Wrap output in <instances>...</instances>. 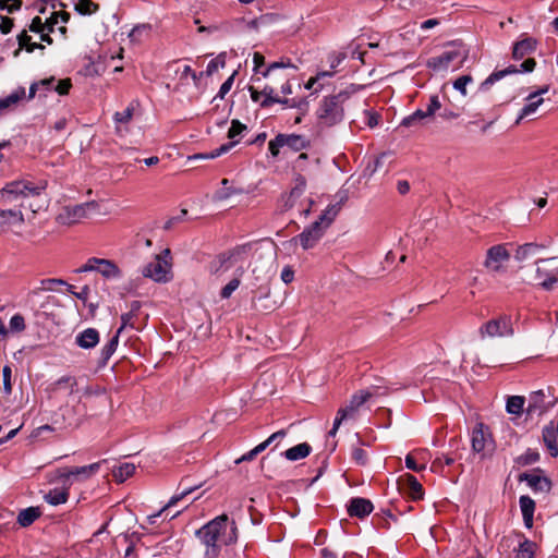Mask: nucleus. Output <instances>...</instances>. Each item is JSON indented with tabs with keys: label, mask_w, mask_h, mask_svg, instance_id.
<instances>
[{
	"label": "nucleus",
	"mask_w": 558,
	"mask_h": 558,
	"mask_svg": "<svg viewBox=\"0 0 558 558\" xmlns=\"http://www.w3.org/2000/svg\"><path fill=\"white\" fill-rule=\"evenodd\" d=\"M100 469V463L95 462L89 465L64 469L60 473V478L64 485H72L73 482H82L95 475Z\"/></svg>",
	"instance_id": "ddd939ff"
},
{
	"label": "nucleus",
	"mask_w": 558,
	"mask_h": 558,
	"mask_svg": "<svg viewBox=\"0 0 558 558\" xmlns=\"http://www.w3.org/2000/svg\"><path fill=\"white\" fill-rule=\"evenodd\" d=\"M29 31L38 34L46 31L49 32L48 20L43 23L39 16L34 17L29 25Z\"/></svg>",
	"instance_id": "5fc2aeb1"
},
{
	"label": "nucleus",
	"mask_w": 558,
	"mask_h": 558,
	"mask_svg": "<svg viewBox=\"0 0 558 558\" xmlns=\"http://www.w3.org/2000/svg\"><path fill=\"white\" fill-rule=\"evenodd\" d=\"M440 107H441V104L439 101L438 96L437 95L430 96L429 104L427 105V108H426V114H428L429 117H433L435 114V112L440 109Z\"/></svg>",
	"instance_id": "680f3d73"
},
{
	"label": "nucleus",
	"mask_w": 558,
	"mask_h": 558,
	"mask_svg": "<svg viewBox=\"0 0 558 558\" xmlns=\"http://www.w3.org/2000/svg\"><path fill=\"white\" fill-rule=\"evenodd\" d=\"M310 146V141L299 134H278L268 144V149L274 157L279 155L280 148L288 147L293 151H300Z\"/></svg>",
	"instance_id": "9b49d317"
},
{
	"label": "nucleus",
	"mask_w": 558,
	"mask_h": 558,
	"mask_svg": "<svg viewBox=\"0 0 558 558\" xmlns=\"http://www.w3.org/2000/svg\"><path fill=\"white\" fill-rule=\"evenodd\" d=\"M350 95V92L341 90L336 95L325 96L320 99L315 110L317 129H331L344 120L345 102Z\"/></svg>",
	"instance_id": "7ed1b4c3"
},
{
	"label": "nucleus",
	"mask_w": 558,
	"mask_h": 558,
	"mask_svg": "<svg viewBox=\"0 0 558 558\" xmlns=\"http://www.w3.org/2000/svg\"><path fill=\"white\" fill-rule=\"evenodd\" d=\"M75 10L80 14H92L98 10V5L90 0H78L75 3Z\"/></svg>",
	"instance_id": "a18cd8bd"
},
{
	"label": "nucleus",
	"mask_w": 558,
	"mask_h": 558,
	"mask_svg": "<svg viewBox=\"0 0 558 558\" xmlns=\"http://www.w3.org/2000/svg\"><path fill=\"white\" fill-rule=\"evenodd\" d=\"M265 450V446H262L260 444L257 445L255 448L250 450L248 452L241 456L239 459L235 460V463L239 464L244 461H251L256 458L257 454L263 452Z\"/></svg>",
	"instance_id": "864d4df0"
},
{
	"label": "nucleus",
	"mask_w": 558,
	"mask_h": 558,
	"mask_svg": "<svg viewBox=\"0 0 558 558\" xmlns=\"http://www.w3.org/2000/svg\"><path fill=\"white\" fill-rule=\"evenodd\" d=\"M404 463L409 470H412L414 472L424 471L426 469V464H427V462H425V461L418 462L417 459H415V457L411 453L405 456Z\"/></svg>",
	"instance_id": "49530a36"
},
{
	"label": "nucleus",
	"mask_w": 558,
	"mask_h": 558,
	"mask_svg": "<svg viewBox=\"0 0 558 558\" xmlns=\"http://www.w3.org/2000/svg\"><path fill=\"white\" fill-rule=\"evenodd\" d=\"M76 272L97 271L107 280H120L123 277L122 270L110 259L92 257L75 270Z\"/></svg>",
	"instance_id": "1a4fd4ad"
},
{
	"label": "nucleus",
	"mask_w": 558,
	"mask_h": 558,
	"mask_svg": "<svg viewBox=\"0 0 558 558\" xmlns=\"http://www.w3.org/2000/svg\"><path fill=\"white\" fill-rule=\"evenodd\" d=\"M68 498L69 493L66 488H54L45 495V500L52 506L65 504L68 501Z\"/></svg>",
	"instance_id": "f704fd0d"
},
{
	"label": "nucleus",
	"mask_w": 558,
	"mask_h": 558,
	"mask_svg": "<svg viewBox=\"0 0 558 558\" xmlns=\"http://www.w3.org/2000/svg\"><path fill=\"white\" fill-rule=\"evenodd\" d=\"M352 459L360 465H364L367 462V452L362 448L352 449Z\"/></svg>",
	"instance_id": "bf43d9fd"
},
{
	"label": "nucleus",
	"mask_w": 558,
	"mask_h": 558,
	"mask_svg": "<svg viewBox=\"0 0 558 558\" xmlns=\"http://www.w3.org/2000/svg\"><path fill=\"white\" fill-rule=\"evenodd\" d=\"M473 81L470 75H462L453 83V87L459 90L463 96H466V85Z\"/></svg>",
	"instance_id": "603ef678"
},
{
	"label": "nucleus",
	"mask_w": 558,
	"mask_h": 558,
	"mask_svg": "<svg viewBox=\"0 0 558 558\" xmlns=\"http://www.w3.org/2000/svg\"><path fill=\"white\" fill-rule=\"evenodd\" d=\"M542 250V245H538L536 243H525L523 245L518 246L514 254V259L518 262L527 260L536 256Z\"/></svg>",
	"instance_id": "c756f323"
},
{
	"label": "nucleus",
	"mask_w": 558,
	"mask_h": 558,
	"mask_svg": "<svg viewBox=\"0 0 558 558\" xmlns=\"http://www.w3.org/2000/svg\"><path fill=\"white\" fill-rule=\"evenodd\" d=\"M374 507L371 500L356 497L350 500L348 512L352 517L364 518L373 511Z\"/></svg>",
	"instance_id": "b1692460"
},
{
	"label": "nucleus",
	"mask_w": 558,
	"mask_h": 558,
	"mask_svg": "<svg viewBox=\"0 0 558 558\" xmlns=\"http://www.w3.org/2000/svg\"><path fill=\"white\" fill-rule=\"evenodd\" d=\"M282 68H293V65L290 62H272L264 70V72H262V75L264 77H267L271 74L274 70Z\"/></svg>",
	"instance_id": "e2e57ef3"
},
{
	"label": "nucleus",
	"mask_w": 558,
	"mask_h": 558,
	"mask_svg": "<svg viewBox=\"0 0 558 558\" xmlns=\"http://www.w3.org/2000/svg\"><path fill=\"white\" fill-rule=\"evenodd\" d=\"M480 335L482 338L512 337L514 329L511 316L500 315L497 318L488 320L481 326Z\"/></svg>",
	"instance_id": "9d476101"
},
{
	"label": "nucleus",
	"mask_w": 558,
	"mask_h": 558,
	"mask_svg": "<svg viewBox=\"0 0 558 558\" xmlns=\"http://www.w3.org/2000/svg\"><path fill=\"white\" fill-rule=\"evenodd\" d=\"M97 207L95 202L68 205L61 209L57 219L62 225L77 223L86 218L89 211L97 209Z\"/></svg>",
	"instance_id": "f8f14e48"
},
{
	"label": "nucleus",
	"mask_w": 558,
	"mask_h": 558,
	"mask_svg": "<svg viewBox=\"0 0 558 558\" xmlns=\"http://www.w3.org/2000/svg\"><path fill=\"white\" fill-rule=\"evenodd\" d=\"M143 275L156 282H167L171 279V252L163 250L160 254L147 264L143 269Z\"/></svg>",
	"instance_id": "6e6552de"
},
{
	"label": "nucleus",
	"mask_w": 558,
	"mask_h": 558,
	"mask_svg": "<svg viewBox=\"0 0 558 558\" xmlns=\"http://www.w3.org/2000/svg\"><path fill=\"white\" fill-rule=\"evenodd\" d=\"M244 130H246V126L244 124H242L238 120H233L231 122V126H230V129L228 131V137L233 140L236 136H239Z\"/></svg>",
	"instance_id": "6e6d98bb"
},
{
	"label": "nucleus",
	"mask_w": 558,
	"mask_h": 558,
	"mask_svg": "<svg viewBox=\"0 0 558 558\" xmlns=\"http://www.w3.org/2000/svg\"><path fill=\"white\" fill-rule=\"evenodd\" d=\"M135 470L133 463H122L113 470V477L118 482H124L134 474Z\"/></svg>",
	"instance_id": "e433bc0d"
},
{
	"label": "nucleus",
	"mask_w": 558,
	"mask_h": 558,
	"mask_svg": "<svg viewBox=\"0 0 558 558\" xmlns=\"http://www.w3.org/2000/svg\"><path fill=\"white\" fill-rule=\"evenodd\" d=\"M119 342V335L116 333L110 341L102 348V356L108 360L116 351Z\"/></svg>",
	"instance_id": "3c124183"
},
{
	"label": "nucleus",
	"mask_w": 558,
	"mask_h": 558,
	"mask_svg": "<svg viewBox=\"0 0 558 558\" xmlns=\"http://www.w3.org/2000/svg\"><path fill=\"white\" fill-rule=\"evenodd\" d=\"M311 453V446L307 442L299 444L283 452L290 461H298L306 458Z\"/></svg>",
	"instance_id": "72a5a7b5"
},
{
	"label": "nucleus",
	"mask_w": 558,
	"mask_h": 558,
	"mask_svg": "<svg viewBox=\"0 0 558 558\" xmlns=\"http://www.w3.org/2000/svg\"><path fill=\"white\" fill-rule=\"evenodd\" d=\"M539 458V454L535 451H527L525 454L521 456L518 461L519 463L526 465L536 462Z\"/></svg>",
	"instance_id": "0e129e2a"
},
{
	"label": "nucleus",
	"mask_w": 558,
	"mask_h": 558,
	"mask_svg": "<svg viewBox=\"0 0 558 558\" xmlns=\"http://www.w3.org/2000/svg\"><path fill=\"white\" fill-rule=\"evenodd\" d=\"M234 75H235V72L231 76H229L220 86V89L218 92V97H220L221 99L230 92V89L233 85Z\"/></svg>",
	"instance_id": "69168bd1"
},
{
	"label": "nucleus",
	"mask_w": 558,
	"mask_h": 558,
	"mask_svg": "<svg viewBox=\"0 0 558 558\" xmlns=\"http://www.w3.org/2000/svg\"><path fill=\"white\" fill-rule=\"evenodd\" d=\"M534 546L533 542L525 539L520 544L515 558H534Z\"/></svg>",
	"instance_id": "c03bdc74"
},
{
	"label": "nucleus",
	"mask_w": 558,
	"mask_h": 558,
	"mask_svg": "<svg viewBox=\"0 0 558 558\" xmlns=\"http://www.w3.org/2000/svg\"><path fill=\"white\" fill-rule=\"evenodd\" d=\"M400 483L413 500L423 498L424 492L421 483L411 474H404L400 477Z\"/></svg>",
	"instance_id": "393cba45"
},
{
	"label": "nucleus",
	"mask_w": 558,
	"mask_h": 558,
	"mask_svg": "<svg viewBox=\"0 0 558 558\" xmlns=\"http://www.w3.org/2000/svg\"><path fill=\"white\" fill-rule=\"evenodd\" d=\"M339 208L337 205H330L319 216L318 220L313 222L306 228L300 235L299 241L304 250L312 248L323 236L325 230L330 226L336 216L338 215Z\"/></svg>",
	"instance_id": "20e7f679"
},
{
	"label": "nucleus",
	"mask_w": 558,
	"mask_h": 558,
	"mask_svg": "<svg viewBox=\"0 0 558 558\" xmlns=\"http://www.w3.org/2000/svg\"><path fill=\"white\" fill-rule=\"evenodd\" d=\"M134 107L133 104L128 106L122 112H116L113 119L117 123H128L133 118Z\"/></svg>",
	"instance_id": "09e8293b"
},
{
	"label": "nucleus",
	"mask_w": 558,
	"mask_h": 558,
	"mask_svg": "<svg viewBox=\"0 0 558 558\" xmlns=\"http://www.w3.org/2000/svg\"><path fill=\"white\" fill-rule=\"evenodd\" d=\"M546 398L545 392L542 390L532 392L529 398L526 412L531 415H541L546 412L549 409V405L546 403Z\"/></svg>",
	"instance_id": "5701e85b"
},
{
	"label": "nucleus",
	"mask_w": 558,
	"mask_h": 558,
	"mask_svg": "<svg viewBox=\"0 0 558 558\" xmlns=\"http://www.w3.org/2000/svg\"><path fill=\"white\" fill-rule=\"evenodd\" d=\"M228 183H229V181L227 179H223L221 181L222 187L215 193V195H214L215 201L228 199L234 193V190L227 186Z\"/></svg>",
	"instance_id": "8fccbe9b"
},
{
	"label": "nucleus",
	"mask_w": 558,
	"mask_h": 558,
	"mask_svg": "<svg viewBox=\"0 0 558 558\" xmlns=\"http://www.w3.org/2000/svg\"><path fill=\"white\" fill-rule=\"evenodd\" d=\"M464 58V51L461 49L446 50L441 54L428 59L427 66L433 71L444 72L457 60L462 63Z\"/></svg>",
	"instance_id": "2eb2a0df"
},
{
	"label": "nucleus",
	"mask_w": 558,
	"mask_h": 558,
	"mask_svg": "<svg viewBox=\"0 0 558 558\" xmlns=\"http://www.w3.org/2000/svg\"><path fill=\"white\" fill-rule=\"evenodd\" d=\"M71 88V81L69 78L56 81L54 89L59 95H66Z\"/></svg>",
	"instance_id": "052dcab7"
},
{
	"label": "nucleus",
	"mask_w": 558,
	"mask_h": 558,
	"mask_svg": "<svg viewBox=\"0 0 558 558\" xmlns=\"http://www.w3.org/2000/svg\"><path fill=\"white\" fill-rule=\"evenodd\" d=\"M524 402L525 400L523 397L512 396L507 400L506 410L510 414H521L523 411Z\"/></svg>",
	"instance_id": "4c0bfd02"
},
{
	"label": "nucleus",
	"mask_w": 558,
	"mask_h": 558,
	"mask_svg": "<svg viewBox=\"0 0 558 558\" xmlns=\"http://www.w3.org/2000/svg\"><path fill=\"white\" fill-rule=\"evenodd\" d=\"M520 481H525L535 493H548L551 487V483L547 477L535 473L521 474Z\"/></svg>",
	"instance_id": "4be33fe9"
},
{
	"label": "nucleus",
	"mask_w": 558,
	"mask_h": 558,
	"mask_svg": "<svg viewBox=\"0 0 558 558\" xmlns=\"http://www.w3.org/2000/svg\"><path fill=\"white\" fill-rule=\"evenodd\" d=\"M226 65V52L219 53L215 59L210 60L206 68V74L208 76L213 75L219 69H222Z\"/></svg>",
	"instance_id": "58836bf2"
},
{
	"label": "nucleus",
	"mask_w": 558,
	"mask_h": 558,
	"mask_svg": "<svg viewBox=\"0 0 558 558\" xmlns=\"http://www.w3.org/2000/svg\"><path fill=\"white\" fill-rule=\"evenodd\" d=\"M286 436V432L283 429L281 430H278L274 434H271L266 440H264L263 442H260L262 446H265V449L267 447H269L272 442L275 441H279L281 439H283Z\"/></svg>",
	"instance_id": "338daca9"
},
{
	"label": "nucleus",
	"mask_w": 558,
	"mask_h": 558,
	"mask_svg": "<svg viewBox=\"0 0 558 558\" xmlns=\"http://www.w3.org/2000/svg\"><path fill=\"white\" fill-rule=\"evenodd\" d=\"M21 0H0L1 10H5L9 13H13L14 11L21 8Z\"/></svg>",
	"instance_id": "13d9d810"
},
{
	"label": "nucleus",
	"mask_w": 558,
	"mask_h": 558,
	"mask_svg": "<svg viewBox=\"0 0 558 558\" xmlns=\"http://www.w3.org/2000/svg\"><path fill=\"white\" fill-rule=\"evenodd\" d=\"M24 225V215L20 209H0V231L14 232L19 234L20 229Z\"/></svg>",
	"instance_id": "a211bd4d"
},
{
	"label": "nucleus",
	"mask_w": 558,
	"mask_h": 558,
	"mask_svg": "<svg viewBox=\"0 0 558 558\" xmlns=\"http://www.w3.org/2000/svg\"><path fill=\"white\" fill-rule=\"evenodd\" d=\"M236 142H232V143H228V144H223L221 145L220 147L216 148L215 150H213L211 153L207 154V155H203V154H199V155H195L193 158L194 159H214V158H217L219 156H221L222 154L227 153L231 147L234 146Z\"/></svg>",
	"instance_id": "37998d69"
},
{
	"label": "nucleus",
	"mask_w": 558,
	"mask_h": 558,
	"mask_svg": "<svg viewBox=\"0 0 558 558\" xmlns=\"http://www.w3.org/2000/svg\"><path fill=\"white\" fill-rule=\"evenodd\" d=\"M260 95L264 96V99L260 101L262 107H268L272 104H283L289 107H299V105H296L293 99H280L277 96H275V89L270 86H265L260 90Z\"/></svg>",
	"instance_id": "bb28decb"
},
{
	"label": "nucleus",
	"mask_w": 558,
	"mask_h": 558,
	"mask_svg": "<svg viewBox=\"0 0 558 558\" xmlns=\"http://www.w3.org/2000/svg\"><path fill=\"white\" fill-rule=\"evenodd\" d=\"M40 515V511L38 508L29 507L22 510L17 515V522L22 526L31 525L38 517Z\"/></svg>",
	"instance_id": "c9c22d12"
},
{
	"label": "nucleus",
	"mask_w": 558,
	"mask_h": 558,
	"mask_svg": "<svg viewBox=\"0 0 558 558\" xmlns=\"http://www.w3.org/2000/svg\"><path fill=\"white\" fill-rule=\"evenodd\" d=\"M537 41L532 37H525L513 46L512 57L515 60L523 59L536 49Z\"/></svg>",
	"instance_id": "a878e982"
},
{
	"label": "nucleus",
	"mask_w": 558,
	"mask_h": 558,
	"mask_svg": "<svg viewBox=\"0 0 558 558\" xmlns=\"http://www.w3.org/2000/svg\"><path fill=\"white\" fill-rule=\"evenodd\" d=\"M77 381L73 376H62L58 380H56L51 389L52 391L64 390L68 395H73L76 391Z\"/></svg>",
	"instance_id": "473e14b6"
},
{
	"label": "nucleus",
	"mask_w": 558,
	"mask_h": 558,
	"mask_svg": "<svg viewBox=\"0 0 558 558\" xmlns=\"http://www.w3.org/2000/svg\"><path fill=\"white\" fill-rule=\"evenodd\" d=\"M536 65L534 59H526L520 66L521 69H517L513 65H510L504 70L493 72L484 82H482L480 89L483 92H487L496 82L504 78L508 74L519 73V72H532Z\"/></svg>",
	"instance_id": "dca6fc26"
},
{
	"label": "nucleus",
	"mask_w": 558,
	"mask_h": 558,
	"mask_svg": "<svg viewBox=\"0 0 558 558\" xmlns=\"http://www.w3.org/2000/svg\"><path fill=\"white\" fill-rule=\"evenodd\" d=\"M26 99V88L19 86L8 96L0 98V116L14 111Z\"/></svg>",
	"instance_id": "6ab92c4d"
},
{
	"label": "nucleus",
	"mask_w": 558,
	"mask_h": 558,
	"mask_svg": "<svg viewBox=\"0 0 558 558\" xmlns=\"http://www.w3.org/2000/svg\"><path fill=\"white\" fill-rule=\"evenodd\" d=\"M472 449L485 457L486 451L492 450L493 439L488 428L483 423H477L472 430Z\"/></svg>",
	"instance_id": "f3484780"
},
{
	"label": "nucleus",
	"mask_w": 558,
	"mask_h": 558,
	"mask_svg": "<svg viewBox=\"0 0 558 558\" xmlns=\"http://www.w3.org/2000/svg\"><path fill=\"white\" fill-rule=\"evenodd\" d=\"M543 439L551 457L558 456V422H550L543 429Z\"/></svg>",
	"instance_id": "412c9836"
},
{
	"label": "nucleus",
	"mask_w": 558,
	"mask_h": 558,
	"mask_svg": "<svg viewBox=\"0 0 558 558\" xmlns=\"http://www.w3.org/2000/svg\"><path fill=\"white\" fill-rule=\"evenodd\" d=\"M251 253V245L238 246L228 254L218 256L210 263L209 270L211 274L221 275L229 271L231 268H238V266L245 263Z\"/></svg>",
	"instance_id": "423d86ee"
},
{
	"label": "nucleus",
	"mask_w": 558,
	"mask_h": 558,
	"mask_svg": "<svg viewBox=\"0 0 558 558\" xmlns=\"http://www.w3.org/2000/svg\"><path fill=\"white\" fill-rule=\"evenodd\" d=\"M533 280L544 290H551L558 282V256L537 259Z\"/></svg>",
	"instance_id": "0eeeda50"
},
{
	"label": "nucleus",
	"mask_w": 558,
	"mask_h": 558,
	"mask_svg": "<svg viewBox=\"0 0 558 558\" xmlns=\"http://www.w3.org/2000/svg\"><path fill=\"white\" fill-rule=\"evenodd\" d=\"M195 534L205 547L204 558H218L221 545L228 546L238 541V526L227 514H221L203 525Z\"/></svg>",
	"instance_id": "f257e3e1"
},
{
	"label": "nucleus",
	"mask_w": 558,
	"mask_h": 558,
	"mask_svg": "<svg viewBox=\"0 0 558 558\" xmlns=\"http://www.w3.org/2000/svg\"><path fill=\"white\" fill-rule=\"evenodd\" d=\"M510 256L507 244L494 245L487 250L484 266L489 271L498 272L504 264L510 259Z\"/></svg>",
	"instance_id": "4468645a"
},
{
	"label": "nucleus",
	"mask_w": 558,
	"mask_h": 558,
	"mask_svg": "<svg viewBox=\"0 0 558 558\" xmlns=\"http://www.w3.org/2000/svg\"><path fill=\"white\" fill-rule=\"evenodd\" d=\"M46 186L47 184L44 181H12L2 187L1 198L5 204L16 203L20 207H27L36 213L41 207L39 199Z\"/></svg>",
	"instance_id": "f03ea898"
},
{
	"label": "nucleus",
	"mask_w": 558,
	"mask_h": 558,
	"mask_svg": "<svg viewBox=\"0 0 558 558\" xmlns=\"http://www.w3.org/2000/svg\"><path fill=\"white\" fill-rule=\"evenodd\" d=\"M99 342V333L94 328H87L76 336V343L83 349H92Z\"/></svg>",
	"instance_id": "cd10ccee"
},
{
	"label": "nucleus",
	"mask_w": 558,
	"mask_h": 558,
	"mask_svg": "<svg viewBox=\"0 0 558 558\" xmlns=\"http://www.w3.org/2000/svg\"><path fill=\"white\" fill-rule=\"evenodd\" d=\"M54 84V77L44 78L38 82H34L29 86L28 94L26 93V99L25 101L32 100L36 94L40 90V85H53Z\"/></svg>",
	"instance_id": "79ce46f5"
},
{
	"label": "nucleus",
	"mask_w": 558,
	"mask_h": 558,
	"mask_svg": "<svg viewBox=\"0 0 558 558\" xmlns=\"http://www.w3.org/2000/svg\"><path fill=\"white\" fill-rule=\"evenodd\" d=\"M519 502H520V509L522 512L524 525L527 529H531L533 526V515H534V510H535V502L529 496H521Z\"/></svg>",
	"instance_id": "c85d7f7f"
},
{
	"label": "nucleus",
	"mask_w": 558,
	"mask_h": 558,
	"mask_svg": "<svg viewBox=\"0 0 558 558\" xmlns=\"http://www.w3.org/2000/svg\"><path fill=\"white\" fill-rule=\"evenodd\" d=\"M377 393V389H365L355 392L348 404L340 408L333 421V426L328 435L333 437L343 421L355 418L360 408L366 403L373 396Z\"/></svg>",
	"instance_id": "39448f33"
},
{
	"label": "nucleus",
	"mask_w": 558,
	"mask_h": 558,
	"mask_svg": "<svg viewBox=\"0 0 558 558\" xmlns=\"http://www.w3.org/2000/svg\"><path fill=\"white\" fill-rule=\"evenodd\" d=\"M59 20L64 24L68 23L70 20V13L65 11L53 12L51 16L48 19L49 32L53 31V26L59 23Z\"/></svg>",
	"instance_id": "de8ad7c7"
},
{
	"label": "nucleus",
	"mask_w": 558,
	"mask_h": 558,
	"mask_svg": "<svg viewBox=\"0 0 558 558\" xmlns=\"http://www.w3.org/2000/svg\"><path fill=\"white\" fill-rule=\"evenodd\" d=\"M426 118H429V116L426 114V110L417 109L412 114L405 117L402 120L401 125H403V126H412V125L421 122L422 120H424Z\"/></svg>",
	"instance_id": "ea45409f"
},
{
	"label": "nucleus",
	"mask_w": 558,
	"mask_h": 558,
	"mask_svg": "<svg viewBox=\"0 0 558 558\" xmlns=\"http://www.w3.org/2000/svg\"><path fill=\"white\" fill-rule=\"evenodd\" d=\"M195 489V487H191V488H186L184 489L182 493L178 494V495H174L171 497V499L168 501V504L162 507L157 513H154V514H150L147 517V521L149 524H156L157 523V520L158 518L163 513L166 512V510L170 507H173L178 504V501H180L181 499H183L185 496H187L189 494H191L193 490Z\"/></svg>",
	"instance_id": "2f4dec72"
},
{
	"label": "nucleus",
	"mask_w": 558,
	"mask_h": 558,
	"mask_svg": "<svg viewBox=\"0 0 558 558\" xmlns=\"http://www.w3.org/2000/svg\"><path fill=\"white\" fill-rule=\"evenodd\" d=\"M364 114L366 117V124L373 129L378 125L379 123V114L377 112L365 110Z\"/></svg>",
	"instance_id": "774afa93"
},
{
	"label": "nucleus",
	"mask_w": 558,
	"mask_h": 558,
	"mask_svg": "<svg viewBox=\"0 0 558 558\" xmlns=\"http://www.w3.org/2000/svg\"><path fill=\"white\" fill-rule=\"evenodd\" d=\"M32 37L26 33V31H23L19 35V45L21 48H24L27 52H33L36 48H44L41 45L32 43Z\"/></svg>",
	"instance_id": "a19ab883"
},
{
	"label": "nucleus",
	"mask_w": 558,
	"mask_h": 558,
	"mask_svg": "<svg viewBox=\"0 0 558 558\" xmlns=\"http://www.w3.org/2000/svg\"><path fill=\"white\" fill-rule=\"evenodd\" d=\"M10 328L14 331H22L25 329L24 317L20 314H15L10 319Z\"/></svg>",
	"instance_id": "4d7b16f0"
},
{
	"label": "nucleus",
	"mask_w": 558,
	"mask_h": 558,
	"mask_svg": "<svg viewBox=\"0 0 558 558\" xmlns=\"http://www.w3.org/2000/svg\"><path fill=\"white\" fill-rule=\"evenodd\" d=\"M547 90H548V87H544L535 93L530 94L526 97V104L521 109V112L515 121L517 124H519L523 118L529 117L537 111L539 106L544 102L542 95L547 93Z\"/></svg>",
	"instance_id": "aec40b11"
},
{
	"label": "nucleus",
	"mask_w": 558,
	"mask_h": 558,
	"mask_svg": "<svg viewBox=\"0 0 558 558\" xmlns=\"http://www.w3.org/2000/svg\"><path fill=\"white\" fill-rule=\"evenodd\" d=\"M245 271V266L243 265V263H241L236 270L234 271V278L229 281L222 289H221V292H220V295L222 299H229L231 296V294L239 288L240 286V282H241V277L242 275L244 274Z\"/></svg>",
	"instance_id": "7c9ffc66"
}]
</instances>
